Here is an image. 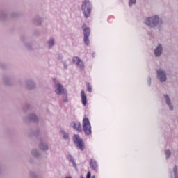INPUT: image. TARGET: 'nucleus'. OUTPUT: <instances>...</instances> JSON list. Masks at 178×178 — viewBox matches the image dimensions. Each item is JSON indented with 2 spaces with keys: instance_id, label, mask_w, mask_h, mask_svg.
I'll use <instances>...</instances> for the list:
<instances>
[{
  "instance_id": "1",
  "label": "nucleus",
  "mask_w": 178,
  "mask_h": 178,
  "mask_svg": "<svg viewBox=\"0 0 178 178\" xmlns=\"http://www.w3.org/2000/svg\"><path fill=\"white\" fill-rule=\"evenodd\" d=\"M144 24L150 29H155V27L163 24V21L159 17V15H154L151 17H146L144 19Z\"/></svg>"
},
{
  "instance_id": "2",
  "label": "nucleus",
  "mask_w": 178,
  "mask_h": 178,
  "mask_svg": "<svg viewBox=\"0 0 178 178\" xmlns=\"http://www.w3.org/2000/svg\"><path fill=\"white\" fill-rule=\"evenodd\" d=\"M81 10L86 19L91 16L92 3L90 0H83L81 4Z\"/></svg>"
},
{
  "instance_id": "3",
  "label": "nucleus",
  "mask_w": 178,
  "mask_h": 178,
  "mask_svg": "<svg viewBox=\"0 0 178 178\" xmlns=\"http://www.w3.org/2000/svg\"><path fill=\"white\" fill-rule=\"evenodd\" d=\"M73 141L78 149H80V151H84V149H86V145H84V140H83V138H81L80 136H79L78 134H74L73 136Z\"/></svg>"
},
{
  "instance_id": "4",
  "label": "nucleus",
  "mask_w": 178,
  "mask_h": 178,
  "mask_svg": "<svg viewBox=\"0 0 178 178\" xmlns=\"http://www.w3.org/2000/svg\"><path fill=\"white\" fill-rule=\"evenodd\" d=\"M82 124L86 136H91L92 131L91 130V123H90V120L88 118H83Z\"/></svg>"
},
{
  "instance_id": "5",
  "label": "nucleus",
  "mask_w": 178,
  "mask_h": 178,
  "mask_svg": "<svg viewBox=\"0 0 178 178\" xmlns=\"http://www.w3.org/2000/svg\"><path fill=\"white\" fill-rule=\"evenodd\" d=\"M55 92L57 95H62V94L66 93V90L58 81H56L55 83Z\"/></svg>"
},
{
  "instance_id": "6",
  "label": "nucleus",
  "mask_w": 178,
  "mask_h": 178,
  "mask_svg": "<svg viewBox=\"0 0 178 178\" xmlns=\"http://www.w3.org/2000/svg\"><path fill=\"white\" fill-rule=\"evenodd\" d=\"M157 79L161 82L166 81V72L162 69L157 70L156 71Z\"/></svg>"
},
{
  "instance_id": "7",
  "label": "nucleus",
  "mask_w": 178,
  "mask_h": 178,
  "mask_svg": "<svg viewBox=\"0 0 178 178\" xmlns=\"http://www.w3.org/2000/svg\"><path fill=\"white\" fill-rule=\"evenodd\" d=\"M72 62L75 65H77V67H79L81 70H84V63L80 58L78 56H75L72 58Z\"/></svg>"
},
{
  "instance_id": "8",
  "label": "nucleus",
  "mask_w": 178,
  "mask_h": 178,
  "mask_svg": "<svg viewBox=\"0 0 178 178\" xmlns=\"http://www.w3.org/2000/svg\"><path fill=\"white\" fill-rule=\"evenodd\" d=\"M162 51H163V46L161 44H159L154 49V56L156 57L161 56L162 55Z\"/></svg>"
},
{
  "instance_id": "9",
  "label": "nucleus",
  "mask_w": 178,
  "mask_h": 178,
  "mask_svg": "<svg viewBox=\"0 0 178 178\" xmlns=\"http://www.w3.org/2000/svg\"><path fill=\"white\" fill-rule=\"evenodd\" d=\"M70 126L78 133H81V124L79 122H71Z\"/></svg>"
},
{
  "instance_id": "10",
  "label": "nucleus",
  "mask_w": 178,
  "mask_h": 178,
  "mask_svg": "<svg viewBox=\"0 0 178 178\" xmlns=\"http://www.w3.org/2000/svg\"><path fill=\"white\" fill-rule=\"evenodd\" d=\"M81 101L83 106H87V95H86V92H84V90H81Z\"/></svg>"
},
{
  "instance_id": "11",
  "label": "nucleus",
  "mask_w": 178,
  "mask_h": 178,
  "mask_svg": "<svg viewBox=\"0 0 178 178\" xmlns=\"http://www.w3.org/2000/svg\"><path fill=\"white\" fill-rule=\"evenodd\" d=\"M163 97H164V99L165 100V102L168 106H169L170 111H173L174 107H173V105H172V102H170V98H169V95H164Z\"/></svg>"
},
{
  "instance_id": "12",
  "label": "nucleus",
  "mask_w": 178,
  "mask_h": 178,
  "mask_svg": "<svg viewBox=\"0 0 178 178\" xmlns=\"http://www.w3.org/2000/svg\"><path fill=\"white\" fill-rule=\"evenodd\" d=\"M59 134L63 140H69L70 138V136L69 135V133L66 132L65 130L61 129L60 130Z\"/></svg>"
},
{
  "instance_id": "13",
  "label": "nucleus",
  "mask_w": 178,
  "mask_h": 178,
  "mask_svg": "<svg viewBox=\"0 0 178 178\" xmlns=\"http://www.w3.org/2000/svg\"><path fill=\"white\" fill-rule=\"evenodd\" d=\"M90 166L93 170L98 172V165L97 164V161L95 160L90 159Z\"/></svg>"
},
{
  "instance_id": "14",
  "label": "nucleus",
  "mask_w": 178,
  "mask_h": 178,
  "mask_svg": "<svg viewBox=\"0 0 178 178\" xmlns=\"http://www.w3.org/2000/svg\"><path fill=\"white\" fill-rule=\"evenodd\" d=\"M67 161H69V162H70L72 164V166L74 168H76V161H74V159H73V156L72 155L69 154L67 156Z\"/></svg>"
},
{
  "instance_id": "15",
  "label": "nucleus",
  "mask_w": 178,
  "mask_h": 178,
  "mask_svg": "<svg viewBox=\"0 0 178 178\" xmlns=\"http://www.w3.org/2000/svg\"><path fill=\"white\" fill-rule=\"evenodd\" d=\"M54 45H55V39L50 38L47 41V47H48V48H49V49H51V48H52V47H54Z\"/></svg>"
},
{
  "instance_id": "16",
  "label": "nucleus",
  "mask_w": 178,
  "mask_h": 178,
  "mask_svg": "<svg viewBox=\"0 0 178 178\" xmlns=\"http://www.w3.org/2000/svg\"><path fill=\"white\" fill-rule=\"evenodd\" d=\"M82 29L84 31L83 32L84 37H90V28H86L85 26H83Z\"/></svg>"
},
{
  "instance_id": "17",
  "label": "nucleus",
  "mask_w": 178,
  "mask_h": 178,
  "mask_svg": "<svg viewBox=\"0 0 178 178\" xmlns=\"http://www.w3.org/2000/svg\"><path fill=\"white\" fill-rule=\"evenodd\" d=\"M165 155L166 159H169L170 158V155H172V152H170V149H165Z\"/></svg>"
},
{
  "instance_id": "18",
  "label": "nucleus",
  "mask_w": 178,
  "mask_h": 178,
  "mask_svg": "<svg viewBox=\"0 0 178 178\" xmlns=\"http://www.w3.org/2000/svg\"><path fill=\"white\" fill-rule=\"evenodd\" d=\"M173 172L175 178H178L177 166H175L173 168Z\"/></svg>"
},
{
  "instance_id": "19",
  "label": "nucleus",
  "mask_w": 178,
  "mask_h": 178,
  "mask_svg": "<svg viewBox=\"0 0 178 178\" xmlns=\"http://www.w3.org/2000/svg\"><path fill=\"white\" fill-rule=\"evenodd\" d=\"M137 3V0H129V6L131 7L133 5H136Z\"/></svg>"
},
{
  "instance_id": "20",
  "label": "nucleus",
  "mask_w": 178,
  "mask_h": 178,
  "mask_svg": "<svg viewBox=\"0 0 178 178\" xmlns=\"http://www.w3.org/2000/svg\"><path fill=\"white\" fill-rule=\"evenodd\" d=\"M31 120H33V122H37L38 120V118H37V116H35V115L33 114L31 116Z\"/></svg>"
},
{
  "instance_id": "21",
  "label": "nucleus",
  "mask_w": 178,
  "mask_h": 178,
  "mask_svg": "<svg viewBox=\"0 0 178 178\" xmlns=\"http://www.w3.org/2000/svg\"><path fill=\"white\" fill-rule=\"evenodd\" d=\"M81 178H84L83 175L81 176ZM86 178H95V176L91 177V172H88L86 175Z\"/></svg>"
},
{
  "instance_id": "22",
  "label": "nucleus",
  "mask_w": 178,
  "mask_h": 178,
  "mask_svg": "<svg viewBox=\"0 0 178 178\" xmlns=\"http://www.w3.org/2000/svg\"><path fill=\"white\" fill-rule=\"evenodd\" d=\"M87 90L88 92H92V87L91 86V84L88 83Z\"/></svg>"
},
{
  "instance_id": "23",
  "label": "nucleus",
  "mask_w": 178,
  "mask_h": 178,
  "mask_svg": "<svg viewBox=\"0 0 178 178\" xmlns=\"http://www.w3.org/2000/svg\"><path fill=\"white\" fill-rule=\"evenodd\" d=\"M84 42L86 45H90V39H88V37H84Z\"/></svg>"
},
{
  "instance_id": "24",
  "label": "nucleus",
  "mask_w": 178,
  "mask_h": 178,
  "mask_svg": "<svg viewBox=\"0 0 178 178\" xmlns=\"http://www.w3.org/2000/svg\"><path fill=\"white\" fill-rule=\"evenodd\" d=\"M63 58V56H62V54H59L57 57V59L58 60H62V59Z\"/></svg>"
},
{
  "instance_id": "25",
  "label": "nucleus",
  "mask_w": 178,
  "mask_h": 178,
  "mask_svg": "<svg viewBox=\"0 0 178 178\" xmlns=\"http://www.w3.org/2000/svg\"><path fill=\"white\" fill-rule=\"evenodd\" d=\"M147 83H148L149 86L151 85V78L150 77L147 78Z\"/></svg>"
},
{
  "instance_id": "26",
  "label": "nucleus",
  "mask_w": 178,
  "mask_h": 178,
  "mask_svg": "<svg viewBox=\"0 0 178 178\" xmlns=\"http://www.w3.org/2000/svg\"><path fill=\"white\" fill-rule=\"evenodd\" d=\"M45 149H48V146H45Z\"/></svg>"
}]
</instances>
